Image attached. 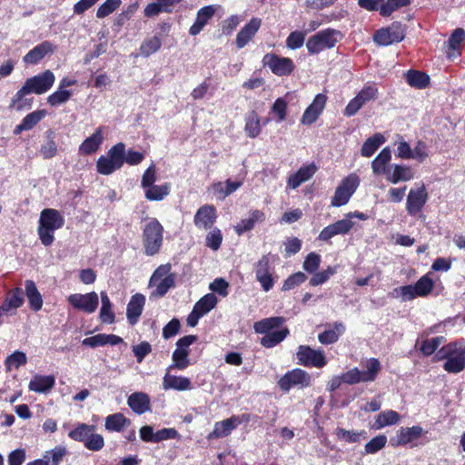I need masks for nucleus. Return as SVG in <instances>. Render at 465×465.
I'll return each instance as SVG.
<instances>
[{
  "label": "nucleus",
  "instance_id": "obj_1",
  "mask_svg": "<svg viewBox=\"0 0 465 465\" xmlns=\"http://www.w3.org/2000/svg\"><path fill=\"white\" fill-rule=\"evenodd\" d=\"M284 322V317L273 316L254 322V331L256 333L264 334L260 341L262 347L268 349L275 347L290 334V331L287 327L272 331L273 329L281 327Z\"/></svg>",
  "mask_w": 465,
  "mask_h": 465
},
{
  "label": "nucleus",
  "instance_id": "obj_2",
  "mask_svg": "<svg viewBox=\"0 0 465 465\" xmlns=\"http://www.w3.org/2000/svg\"><path fill=\"white\" fill-rule=\"evenodd\" d=\"M435 360H445L443 369L449 373L461 372L465 369L464 339L450 341L442 346L435 354Z\"/></svg>",
  "mask_w": 465,
  "mask_h": 465
},
{
  "label": "nucleus",
  "instance_id": "obj_3",
  "mask_svg": "<svg viewBox=\"0 0 465 465\" xmlns=\"http://www.w3.org/2000/svg\"><path fill=\"white\" fill-rule=\"evenodd\" d=\"M64 219L59 211L55 209H44L40 213L39 226L37 229L39 239L45 246H49L54 240V231L62 228Z\"/></svg>",
  "mask_w": 465,
  "mask_h": 465
},
{
  "label": "nucleus",
  "instance_id": "obj_4",
  "mask_svg": "<svg viewBox=\"0 0 465 465\" xmlns=\"http://www.w3.org/2000/svg\"><path fill=\"white\" fill-rule=\"evenodd\" d=\"M163 226L156 218H151L143 229L144 253L153 256L160 252L163 242Z\"/></svg>",
  "mask_w": 465,
  "mask_h": 465
},
{
  "label": "nucleus",
  "instance_id": "obj_5",
  "mask_svg": "<svg viewBox=\"0 0 465 465\" xmlns=\"http://www.w3.org/2000/svg\"><path fill=\"white\" fill-rule=\"evenodd\" d=\"M366 370L360 371L354 367L341 374L343 383L354 385L360 382L374 381L381 371V361L377 358H370L365 363Z\"/></svg>",
  "mask_w": 465,
  "mask_h": 465
},
{
  "label": "nucleus",
  "instance_id": "obj_6",
  "mask_svg": "<svg viewBox=\"0 0 465 465\" xmlns=\"http://www.w3.org/2000/svg\"><path fill=\"white\" fill-rule=\"evenodd\" d=\"M95 425H88L85 423H77L68 436L76 441L84 442V447L93 451L100 450L104 445V438L95 433Z\"/></svg>",
  "mask_w": 465,
  "mask_h": 465
},
{
  "label": "nucleus",
  "instance_id": "obj_7",
  "mask_svg": "<svg viewBox=\"0 0 465 465\" xmlns=\"http://www.w3.org/2000/svg\"><path fill=\"white\" fill-rule=\"evenodd\" d=\"M252 417L257 418V416H252L250 413H242L240 415H232L228 419L217 421L214 423L213 431H211L206 438L208 440L225 438L229 436L237 426L250 422Z\"/></svg>",
  "mask_w": 465,
  "mask_h": 465
},
{
  "label": "nucleus",
  "instance_id": "obj_8",
  "mask_svg": "<svg viewBox=\"0 0 465 465\" xmlns=\"http://www.w3.org/2000/svg\"><path fill=\"white\" fill-rule=\"evenodd\" d=\"M338 35L340 32L332 28H327L313 35L306 43L308 53L317 54L325 49L334 47L338 42L336 37Z\"/></svg>",
  "mask_w": 465,
  "mask_h": 465
},
{
  "label": "nucleus",
  "instance_id": "obj_9",
  "mask_svg": "<svg viewBox=\"0 0 465 465\" xmlns=\"http://www.w3.org/2000/svg\"><path fill=\"white\" fill-rule=\"evenodd\" d=\"M273 257L271 253L263 254L254 264L255 278L266 292L272 289L275 282L274 268L272 265Z\"/></svg>",
  "mask_w": 465,
  "mask_h": 465
},
{
  "label": "nucleus",
  "instance_id": "obj_10",
  "mask_svg": "<svg viewBox=\"0 0 465 465\" xmlns=\"http://www.w3.org/2000/svg\"><path fill=\"white\" fill-rule=\"evenodd\" d=\"M360 178L356 173H351L343 178L335 190L331 204L334 207L345 205L357 190Z\"/></svg>",
  "mask_w": 465,
  "mask_h": 465
},
{
  "label": "nucleus",
  "instance_id": "obj_11",
  "mask_svg": "<svg viewBox=\"0 0 465 465\" xmlns=\"http://www.w3.org/2000/svg\"><path fill=\"white\" fill-rule=\"evenodd\" d=\"M405 37V28L400 22H393L387 27L378 29L373 35V41L378 45L387 46L401 42Z\"/></svg>",
  "mask_w": 465,
  "mask_h": 465
},
{
  "label": "nucleus",
  "instance_id": "obj_12",
  "mask_svg": "<svg viewBox=\"0 0 465 465\" xmlns=\"http://www.w3.org/2000/svg\"><path fill=\"white\" fill-rule=\"evenodd\" d=\"M311 375L304 370L296 368L282 376L277 384L282 391L288 392L293 387L307 388L311 385Z\"/></svg>",
  "mask_w": 465,
  "mask_h": 465
},
{
  "label": "nucleus",
  "instance_id": "obj_13",
  "mask_svg": "<svg viewBox=\"0 0 465 465\" xmlns=\"http://www.w3.org/2000/svg\"><path fill=\"white\" fill-rule=\"evenodd\" d=\"M262 64L264 67H269L272 73L277 76H289L295 70L292 59L273 53H268L263 56Z\"/></svg>",
  "mask_w": 465,
  "mask_h": 465
},
{
  "label": "nucleus",
  "instance_id": "obj_14",
  "mask_svg": "<svg viewBox=\"0 0 465 465\" xmlns=\"http://www.w3.org/2000/svg\"><path fill=\"white\" fill-rule=\"evenodd\" d=\"M55 76L51 70H45L42 74L28 78L23 87V92L42 94L46 93L54 85Z\"/></svg>",
  "mask_w": 465,
  "mask_h": 465
},
{
  "label": "nucleus",
  "instance_id": "obj_15",
  "mask_svg": "<svg viewBox=\"0 0 465 465\" xmlns=\"http://www.w3.org/2000/svg\"><path fill=\"white\" fill-rule=\"evenodd\" d=\"M296 355L298 363L305 367L322 368L327 364V359L322 351L314 350L307 345H300Z\"/></svg>",
  "mask_w": 465,
  "mask_h": 465
},
{
  "label": "nucleus",
  "instance_id": "obj_16",
  "mask_svg": "<svg viewBox=\"0 0 465 465\" xmlns=\"http://www.w3.org/2000/svg\"><path fill=\"white\" fill-rule=\"evenodd\" d=\"M429 199L425 184L422 183L420 186L410 190L406 201V211L411 216H416L420 213Z\"/></svg>",
  "mask_w": 465,
  "mask_h": 465
},
{
  "label": "nucleus",
  "instance_id": "obj_17",
  "mask_svg": "<svg viewBox=\"0 0 465 465\" xmlns=\"http://www.w3.org/2000/svg\"><path fill=\"white\" fill-rule=\"evenodd\" d=\"M68 302L75 309L86 313H93L98 307L99 297L94 292L80 294H71L68 298Z\"/></svg>",
  "mask_w": 465,
  "mask_h": 465
},
{
  "label": "nucleus",
  "instance_id": "obj_18",
  "mask_svg": "<svg viewBox=\"0 0 465 465\" xmlns=\"http://www.w3.org/2000/svg\"><path fill=\"white\" fill-rule=\"evenodd\" d=\"M217 210L213 204H203L195 213L193 223L201 230L212 229L217 220Z\"/></svg>",
  "mask_w": 465,
  "mask_h": 465
},
{
  "label": "nucleus",
  "instance_id": "obj_19",
  "mask_svg": "<svg viewBox=\"0 0 465 465\" xmlns=\"http://www.w3.org/2000/svg\"><path fill=\"white\" fill-rule=\"evenodd\" d=\"M326 103L327 96L325 94H316L312 103L303 112L301 123L304 125H311L315 123L324 110Z\"/></svg>",
  "mask_w": 465,
  "mask_h": 465
},
{
  "label": "nucleus",
  "instance_id": "obj_20",
  "mask_svg": "<svg viewBox=\"0 0 465 465\" xmlns=\"http://www.w3.org/2000/svg\"><path fill=\"white\" fill-rule=\"evenodd\" d=\"M217 7V5H209L200 8L196 13L194 23L189 28V34L193 36L198 35L214 16Z\"/></svg>",
  "mask_w": 465,
  "mask_h": 465
},
{
  "label": "nucleus",
  "instance_id": "obj_21",
  "mask_svg": "<svg viewBox=\"0 0 465 465\" xmlns=\"http://www.w3.org/2000/svg\"><path fill=\"white\" fill-rule=\"evenodd\" d=\"M422 434L423 429L420 426L401 427L396 437L391 439V444L393 447L405 446L420 438Z\"/></svg>",
  "mask_w": 465,
  "mask_h": 465
},
{
  "label": "nucleus",
  "instance_id": "obj_22",
  "mask_svg": "<svg viewBox=\"0 0 465 465\" xmlns=\"http://www.w3.org/2000/svg\"><path fill=\"white\" fill-rule=\"evenodd\" d=\"M353 226L354 223L346 217L324 227L321 231L318 239L327 242L335 235L348 233Z\"/></svg>",
  "mask_w": 465,
  "mask_h": 465
},
{
  "label": "nucleus",
  "instance_id": "obj_23",
  "mask_svg": "<svg viewBox=\"0 0 465 465\" xmlns=\"http://www.w3.org/2000/svg\"><path fill=\"white\" fill-rule=\"evenodd\" d=\"M261 25L262 19L252 17L237 34L235 40L237 48H243L254 37Z\"/></svg>",
  "mask_w": 465,
  "mask_h": 465
},
{
  "label": "nucleus",
  "instance_id": "obj_24",
  "mask_svg": "<svg viewBox=\"0 0 465 465\" xmlns=\"http://www.w3.org/2000/svg\"><path fill=\"white\" fill-rule=\"evenodd\" d=\"M145 304V297L142 293L134 294L126 308V317L128 323L132 326L135 325L143 312Z\"/></svg>",
  "mask_w": 465,
  "mask_h": 465
},
{
  "label": "nucleus",
  "instance_id": "obj_25",
  "mask_svg": "<svg viewBox=\"0 0 465 465\" xmlns=\"http://www.w3.org/2000/svg\"><path fill=\"white\" fill-rule=\"evenodd\" d=\"M55 45L49 41H44L30 50L23 58L27 64H38L45 55L54 52Z\"/></svg>",
  "mask_w": 465,
  "mask_h": 465
},
{
  "label": "nucleus",
  "instance_id": "obj_26",
  "mask_svg": "<svg viewBox=\"0 0 465 465\" xmlns=\"http://www.w3.org/2000/svg\"><path fill=\"white\" fill-rule=\"evenodd\" d=\"M317 171L314 163L300 167L294 173L288 177L287 184L292 189L298 188L302 183L310 180Z\"/></svg>",
  "mask_w": 465,
  "mask_h": 465
},
{
  "label": "nucleus",
  "instance_id": "obj_27",
  "mask_svg": "<svg viewBox=\"0 0 465 465\" xmlns=\"http://www.w3.org/2000/svg\"><path fill=\"white\" fill-rule=\"evenodd\" d=\"M104 127H99L91 136L87 137L79 146V153L89 155L95 153L104 141Z\"/></svg>",
  "mask_w": 465,
  "mask_h": 465
},
{
  "label": "nucleus",
  "instance_id": "obj_28",
  "mask_svg": "<svg viewBox=\"0 0 465 465\" xmlns=\"http://www.w3.org/2000/svg\"><path fill=\"white\" fill-rule=\"evenodd\" d=\"M265 213L261 210H253L250 212L249 218L242 219L235 226L234 232L238 235H242L244 232L252 231L257 223H262L265 221Z\"/></svg>",
  "mask_w": 465,
  "mask_h": 465
},
{
  "label": "nucleus",
  "instance_id": "obj_29",
  "mask_svg": "<svg viewBox=\"0 0 465 465\" xmlns=\"http://www.w3.org/2000/svg\"><path fill=\"white\" fill-rule=\"evenodd\" d=\"M144 154L141 152L129 149L125 153V145L123 143H118V168L125 162L130 165H137L143 162Z\"/></svg>",
  "mask_w": 465,
  "mask_h": 465
},
{
  "label": "nucleus",
  "instance_id": "obj_30",
  "mask_svg": "<svg viewBox=\"0 0 465 465\" xmlns=\"http://www.w3.org/2000/svg\"><path fill=\"white\" fill-rule=\"evenodd\" d=\"M332 329L325 330L318 334V341L324 345L333 344L345 332L346 327L341 322H335Z\"/></svg>",
  "mask_w": 465,
  "mask_h": 465
},
{
  "label": "nucleus",
  "instance_id": "obj_31",
  "mask_svg": "<svg viewBox=\"0 0 465 465\" xmlns=\"http://www.w3.org/2000/svg\"><path fill=\"white\" fill-rule=\"evenodd\" d=\"M24 303L22 290L15 288L8 292L4 303L0 306V311L4 313H15L17 308Z\"/></svg>",
  "mask_w": 465,
  "mask_h": 465
},
{
  "label": "nucleus",
  "instance_id": "obj_32",
  "mask_svg": "<svg viewBox=\"0 0 465 465\" xmlns=\"http://www.w3.org/2000/svg\"><path fill=\"white\" fill-rule=\"evenodd\" d=\"M128 406L137 414H143L150 411V398L143 392H134L128 398Z\"/></svg>",
  "mask_w": 465,
  "mask_h": 465
},
{
  "label": "nucleus",
  "instance_id": "obj_33",
  "mask_svg": "<svg viewBox=\"0 0 465 465\" xmlns=\"http://www.w3.org/2000/svg\"><path fill=\"white\" fill-rule=\"evenodd\" d=\"M391 159V151L389 147L383 148L371 162L372 173L375 175L388 174V163Z\"/></svg>",
  "mask_w": 465,
  "mask_h": 465
},
{
  "label": "nucleus",
  "instance_id": "obj_34",
  "mask_svg": "<svg viewBox=\"0 0 465 465\" xmlns=\"http://www.w3.org/2000/svg\"><path fill=\"white\" fill-rule=\"evenodd\" d=\"M46 111L42 110H36L30 114H28L22 122L15 126L14 130L15 134H19L23 131H28L33 129L42 119H44L46 115Z\"/></svg>",
  "mask_w": 465,
  "mask_h": 465
},
{
  "label": "nucleus",
  "instance_id": "obj_35",
  "mask_svg": "<svg viewBox=\"0 0 465 465\" xmlns=\"http://www.w3.org/2000/svg\"><path fill=\"white\" fill-rule=\"evenodd\" d=\"M164 390L188 391L192 389V382L186 377L165 373L163 381Z\"/></svg>",
  "mask_w": 465,
  "mask_h": 465
},
{
  "label": "nucleus",
  "instance_id": "obj_36",
  "mask_svg": "<svg viewBox=\"0 0 465 465\" xmlns=\"http://www.w3.org/2000/svg\"><path fill=\"white\" fill-rule=\"evenodd\" d=\"M55 380L52 375L43 376L36 374L29 382L28 388L32 391L44 393L53 389Z\"/></svg>",
  "mask_w": 465,
  "mask_h": 465
},
{
  "label": "nucleus",
  "instance_id": "obj_37",
  "mask_svg": "<svg viewBox=\"0 0 465 465\" xmlns=\"http://www.w3.org/2000/svg\"><path fill=\"white\" fill-rule=\"evenodd\" d=\"M25 288L30 308L35 312L40 311L43 307V299L35 283L31 280H26L25 282Z\"/></svg>",
  "mask_w": 465,
  "mask_h": 465
},
{
  "label": "nucleus",
  "instance_id": "obj_38",
  "mask_svg": "<svg viewBox=\"0 0 465 465\" xmlns=\"http://www.w3.org/2000/svg\"><path fill=\"white\" fill-rule=\"evenodd\" d=\"M405 76L408 84L417 89L426 88L430 82L429 74L419 70L411 69L407 71Z\"/></svg>",
  "mask_w": 465,
  "mask_h": 465
},
{
  "label": "nucleus",
  "instance_id": "obj_39",
  "mask_svg": "<svg viewBox=\"0 0 465 465\" xmlns=\"http://www.w3.org/2000/svg\"><path fill=\"white\" fill-rule=\"evenodd\" d=\"M116 165V145H114L108 153V156H101L97 161V171L102 174L112 173Z\"/></svg>",
  "mask_w": 465,
  "mask_h": 465
},
{
  "label": "nucleus",
  "instance_id": "obj_40",
  "mask_svg": "<svg viewBox=\"0 0 465 465\" xmlns=\"http://www.w3.org/2000/svg\"><path fill=\"white\" fill-rule=\"evenodd\" d=\"M385 137L381 133H376L366 139L361 148V154L363 157H371L378 148L385 143Z\"/></svg>",
  "mask_w": 465,
  "mask_h": 465
},
{
  "label": "nucleus",
  "instance_id": "obj_41",
  "mask_svg": "<svg viewBox=\"0 0 465 465\" xmlns=\"http://www.w3.org/2000/svg\"><path fill=\"white\" fill-rule=\"evenodd\" d=\"M401 420V415L392 410H387L380 412L374 421L373 428L376 430L382 429L386 426L397 424Z\"/></svg>",
  "mask_w": 465,
  "mask_h": 465
},
{
  "label": "nucleus",
  "instance_id": "obj_42",
  "mask_svg": "<svg viewBox=\"0 0 465 465\" xmlns=\"http://www.w3.org/2000/svg\"><path fill=\"white\" fill-rule=\"evenodd\" d=\"M244 131L250 138H255L261 134V119L256 111L252 110L248 113L245 118Z\"/></svg>",
  "mask_w": 465,
  "mask_h": 465
},
{
  "label": "nucleus",
  "instance_id": "obj_43",
  "mask_svg": "<svg viewBox=\"0 0 465 465\" xmlns=\"http://www.w3.org/2000/svg\"><path fill=\"white\" fill-rule=\"evenodd\" d=\"M162 46L161 35L146 37L139 47V54L143 57H149L151 54L158 52Z\"/></svg>",
  "mask_w": 465,
  "mask_h": 465
},
{
  "label": "nucleus",
  "instance_id": "obj_44",
  "mask_svg": "<svg viewBox=\"0 0 465 465\" xmlns=\"http://www.w3.org/2000/svg\"><path fill=\"white\" fill-rule=\"evenodd\" d=\"M414 173L408 165L395 164L391 175H387V180L391 183H398L401 181L407 182L413 179Z\"/></svg>",
  "mask_w": 465,
  "mask_h": 465
},
{
  "label": "nucleus",
  "instance_id": "obj_45",
  "mask_svg": "<svg viewBox=\"0 0 465 465\" xmlns=\"http://www.w3.org/2000/svg\"><path fill=\"white\" fill-rule=\"evenodd\" d=\"M170 193V184L152 185L144 189V196L148 201H162Z\"/></svg>",
  "mask_w": 465,
  "mask_h": 465
},
{
  "label": "nucleus",
  "instance_id": "obj_46",
  "mask_svg": "<svg viewBox=\"0 0 465 465\" xmlns=\"http://www.w3.org/2000/svg\"><path fill=\"white\" fill-rule=\"evenodd\" d=\"M83 345L89 346L92 348L104 346L106 344L114 345L116 344V336L114 334H103L99 333L88 338H85L82 341Z\"/></svg>",
  "mask_w": 465,
  "mask_h": 465
},
{
  "label": "nucleus",
  "instance_id": "obj_47",
  "mask_svg": "<svg viewBox=\"0 0 465 465\" xmlns=\"http://www.w3.org/2000/svg\"><path fill=\"white\" fill-rule=\"evenodd\" d=\"M24 87L22 86L13 96L10 107L16 111H23L25 109H30L33 103V98H25L28 92H23Z\"/></svg>",
  "mask_w": 465,
  "mask_h": 465
},
{
  "label": "nucleus",
  "instance_id": "obj_48",
  "mask_svg": "<svg viewBox=\"0 0 465 465\" xmlns=\"http://www.w3.org/2000/svg\"><path fill=\"white\" fill-rule=\"evenodd\" d=\"M446 341V338L443 336H437L431 339L423 340L420 345V352L428 357L432 355L434 352L437 353L438 348L440 344Z\"/></svg>",
  "mask_w": 465,
  "mask_h": 465
},
{
  "label": "nucleus",
  "instance_id": "obj_49",
  "mask_svg": "<svg viewBox=\"0 0 465 465\" xmlns=\"http://www.w3.org/2000/svg\"><path fill=\"white\" fill-rule=\"evenodd\" d=\"M189 350L188 349H181L176 348L172 355L173 364L170 366V369H178L184 370L190 365V361L188 359Z\"/></svg>",
  "mask_w": 465,
  "mask_h": 465
},
{
  "label": "nucleus",
  "instance_id": "obj_50",
  "mask_svg": "<svg viewBox=\"0 0 465 465\" xmlns=\"http://www.w3.org/2000/svg\"><path fill=\"white\" fill-rule=\"evenodd\" d=\"M335 435L338 438V440H345L348 443H356L361 440V438H367V432L364 430L357 432L354 430H348L343 428H337Z\"/></svg>",
  "mask_w": 465,
  "mask_h": 465
},
{
  "label": "nucleus",
  "instance_id": "obj_51",
  "mask_svg": "<svg viewBox=\"0 0 465 465\" xmlns=\"http://www.w3.org/2000/svg\"><path fill=\"white\" fill-rule=\"evenodd\" d=\"M339 266H328L325 270L321 272H315L310 279L311 286H318L326 282L331 276L337 273Z\"/></svg>",
  "mask_w": 465,
  "mask_h": 465
},
{
  "label": "nucleus",
  "instance_id": "obj_52",
  "mask_svg": "<svg viewBox=\"0 0 465 465\" xmlns=\"http://www.w3.org/2000/svg\"><path fill=\"white\" fill-rule=\"evenodd\" d=\"M102 307L100 310V320L104 323H112L114 321V313L113 312V305L109 297L105 292L101 293Z\"/></svg>",
  "mask_w": 465,
  "mask_h": 465
},
{
  "label": "nucleus",
  "instance_id": "obj_53",
  "mask_svg": "<svg viewBox=\"0 0 465 465\" xmlns=\"http://www.w3.org/2000/svg\"><path fill=\"white\" fill-rule=\"evenodd\" d=\"M418 297L428 296L434 288V281L430 277V273L421 276L414 284Z\"/></svg>",
  "mask_w": 465,
  "mask_h": 465
},
{
  "label": "nucleus",
  "instance_id": "obj_54",
  "mask_svg": "<svg viewBox=\"0 0 465 465\" xmlns=\"http://www.w3.org/2000/svg\"><path fill=\"white\" fill-rule=\"evenodd\" d=\"M242 185V182L241 181H232L231 179H227L224 183V185L222 183H216L213 184L214 191L221 194L223 198H225L234 193Z\"/></svg>",
  "mask_w": 465,
  "mask_h": 465
},
{
  "label": "nucleus",
  "instance_id": "obj_55",
  "mask_svg": "<svg viewBox=\"0 0 465 465\" xmlns=\"http://www.w3.org/2000/svg\"><path fill=\"white\" fill-rule=\"evenodd\" d=\"M217 304V298L213 293H208L203 296L196 303L194 308L203 316L212 311Z\"/></svg>",
  "mask_w": 465,
  "mask_h": 465
},
{
  "label": "nucleus",
  "instance_id": "obj_56",
  "mask_svg": "<svg viewBox=\"0 0 465 465\" xmlns=\"http://www.w3.org/2000/svg\"><path fill=\"white\" fill-rule=\"evenodd\" d=\"M26 362V354L23 351H15L5 359V365L6 371H11L13 369L17 370L20 366L25 365Z\"/></svg>",
  "mask_w": 465,
  "mask_h": 465
},
{
  "label": "nucleus",
  "instance_id": "obj_57",
  "mask_svg": "<svg viewBox=\"0 0 465 465\" xmlns=\"http://www.w3.org/2000/svg\"><path fill=\"white\" fill-rule=\"evenodd\" d=\"M411 2V0H384L381 8V15L388 17L400 8L410 5Z\"/></svg>",
  "mask_w": 465,
  "mask_h": 465
},
{
  "label": "nucleus",
  "instance_id": "obj_58",
  "mask_svg": "<svg viewBox=\"0 0 465 465\" xmlns=\"http://www.w3.org/2000/svg\"><path fill=\"white\" fill-rule=\"evenodd\" d=\"M72 95V91L57 88L54 93L47 97V103L51 106H58L68 102Z\"/></svg>",
  "mask_w": 465,
  "mask_h": 465
},
{
  "label": "nucleus",
  "instance_id": "obj_59",
  "mask_svg": "<svg viewBox=\"0 0 465 465\" xmlns=\"http://www.w3.org/2000/svg\"><path fill=\"white\" fill-rule=\"evenodd\" d=\"M387 443V437L383 434L378 435L368 441L364 446L366 454H375L382 450Z\"/></svg>",
  "mask_w": 465,
  "mask_h": 465
},
{
  "label": "nucleus",
  "instance_id": "obj_60",
  "mask_svg": "<svg viewBox=\"0 0 465 465\" xmlns=\"http://www.w3.org/2000/svg\"><path fill=\"white\" fill-rule=\"evenodd\" d=\"M223 239V236L221 230L218 228H213L207 233L205 237V246L212 249L213 251H217L222 245Z\"/></svg>",
  "mask_w": 465,
  "mask_h": 465
},
{
  "label": "nucleus",
  "instance_id": "obj_61",
  "mask_svg": "<svg viewBox=\"0 0 465 465\" xmlns=\"http://www.w3.org/2000/svg\"><path fill=\"white\" fill-rule=\"evenodd\" d=\"M307 280V276L304 272H298L291 274L286 280H284L282 291L287 292L292 290L296 286L301 285Z\"/></svg>",
  "mask_w": 465,
  "mask_h": 465
},
{
  "label": "nucleus",
  "instance_id": "obj_62",
  "mask_svg": "<svg viewBox=\"0 0 465 465\" xmlns=\"http://www.w3.org/2000/svg\"><path fill=\"white\" fill-rule=\"evenodd\" d=\"M175 286V275L171 273L164 278H163L158 284H156V289L153 292L155 296L163 297L164 296L168 291Z\"/></svg>",
  "mask_w": 465,
  "mask_h": 465
},
{
  "label": "nucleus",
  "instance_id": "obj_63",
  "mask_svg": "<svg viewBox=\"0 0 465 465\" xmlns=\"http://www.w3.org/2000/svg\"><path fill=\"white\" fill-rule=\"evenodd\" d=\"M306 32L293 31L286 38V46L291 50L301 48L305 41Z\"/></svg>",
  "mask_w": 465,
  "mask_h": 465
},
{
  "label": "nucleus",
  "instance_id": "obj_64",
  "mask_svg": "<svg viewBox=\"0 0 465 465\" xmlns=\"http://www.w3.org/2000/svg\"><path fill=\"white\" fill-rule=\"evenodd\" d=\"M321 255L312 252L304 259L302 268L309 273H314L320 267Z\"/></svg>",
  "mask_w": 465,
  "mask_h": 465
}]
</instances>
